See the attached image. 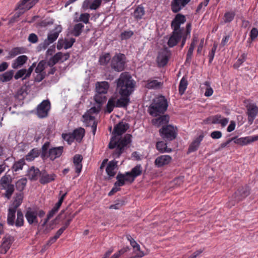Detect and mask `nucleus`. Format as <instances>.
I'll use <instances>...</instances> for the list:
<instances>
[{
    "label": "nucleus",
    "mask_w": 258,
    "mask_h": 258,
    "mask_svg": "<svg viewBox=\"0 0 258 258\" xmlns=\"http://www.w3.org/2000/svg\"><path fill=\"white\" fill-rule=\"evenodd\" d=\"M46 64V62L45 60L40 61L35 70V73H45L44 70L45 69Z\"/></svg>",
    "instance_id": "864d4df0"
},
{
    "label": "nucleus",
    "mask_w": 258,
    "mask_h": 258,
    "mask_svg": "<svg viewBox=\"0 0 258 258\" xmlns=\"http://www.w3.org/2000/svg\"><path fill=\"white\" fill-rule=\"evenodd\" d=\"M39 151L37 149L34 148L25 156V159L28 161H32L39 156Z\"/></svg>",
    "instance_id": "58836bf2"
},
{
    "label": "nucleus",
    "mask_w": 258,
    "mask_h": 258,
    "mask_svg": "<svg viewBox=\"0 0 258 258\" xmlns=\"http://www.w3.org/2000/svg\"><path fill=\"white\" fill-rule=\"evenodd\" d=\"M90 14L88 13H83L80 16L79 19L75 20L76 22L81 21L85 24H88L89 23Z\"/></svg>",
    "instance_id": "13d9d810"
},
{
    "label": "nucleus",
    "mask_w": 258,
    "mask_h": 258,
    "mask_svg": "<svg viewBox=\"0 0 258 258\" xmlns=\"http://www.w3.org/2000/svg\"><path fill=\"white\" fill-rule=\"evenodd\" d=\"M127 239L130 241V244L134 249L135 251H138L140 253L141 250L140 246L139 244L135 240V239L132 238V237L130 235H126Z\"/></svg>",
    "instance_id": "de8ad7c7"
},
{
    "label": "nucleus",
    "mask_w": 258,
    "mask_h": 258,
    "mask_svg": "<svg viewBox=\"0 0 258 258\" xmlns=\"http://www.w3.org/2000/svg\"><path fill=\"white\" fill-rule=\"evenodd\" d=\"M102 94H98L95 96V101L100 105H101L106 100L105 96H102Z\"/></svg>",
    "instance_id": "69168bd1"
},
{
    "label": "nucleus",
    "mask_w": 258,
    "mask_h": 258,
    "mask_svg": "<svg viewBox=\"0 0 258 258\" xmlns=\"http://www.w3.org/2000/svg\"><path fill=\"white\" fill-rule=\"evenodd\" d=\"M186 21L185 17L181 14H177L171 23V27L173 30L183 32L184 28H181L180 25Z\"/></svg>",
    "instance_id": "6e6552de"
},
{
    "label": "nucleus",
    "mask_w": 258,
    "mask_h": 258,
    "mask_svg": "<svg viewBox=\"0 0 258 258\" xmlns=\"http://www.w3.org/2000/svg\"><path fill=\"white\" fill-rule=\"evenodd\" d=\"M23 195L22 194H19L17 195V197L14 200V206L12 207L13 208L17 209L21 205L23 201Z\"/></svg>",
    "instance_id": "5fc2aeb1"
},
{
    "label": "nucleus",
    "mask_w": 258,
    "mask_h": 258,
    "mask_svg": "<svg viewBox=\"0 0 258 258\" xmlns=\"http://www.w3.org/2000/svg\"><path fill=\"white\" fill-rule=\"evenodd\" d=\"M142 173V166L140 164H138L132 168L130 172H126V175L130 177L131 181L133 182L137 177L141 175Z\"/></svg>",
    "instance_id": "412c9836"
},
{
    "label": "nucleus",
    "mask_w": 258,
    "mask_h": 258,
    "mask_svg": "<svg viewBox=\"0 0 258 258\" xmlns=\"http://www.w3.org/2000/svg\"><path fill=\"white\" fill-rule=\"evenodd\" d=\"M26 51L27 49L25 47H14L9 52L8 55L7 56V59L13 58L19 54L26 53Z\"/></svg>",
    "instance_id": "a878e982"
},
{
    "label": "nucleus",
    "mask_w": 258,
    "mask_h": 258,
    "mask_svg": "<svg viewBox=\"0 0 258 258\" xmlns=\"http://www.w3.org/2000/svg\"><path fill=\"white\" fill-rule=\"evenodd\" d=\"M102 3V0H94L92 2H91V5L90 6L91 10H96L101 5Z\"/></svg>",
    "instance_id": "774afa93"
},
{
    "label": "nucleus",
    "mask_w": 258,
    "mask_h": 258,
    "mask_svg": "<svg viewBox=\"0 0 258 258\" xmlns=\"http://www.w3.org/2000/svg\"><path fill=\"white\" fill-rule=\"evenodd\" d=\"M36 66V63L34 62L32 63V64L28 68V70H26V73L25 74V76L23 78L22 80H24L27 78H29L32 72H33L34 68Z\"/></svg>",
    "instance_id": "338daca9"
},
{
    "label": "nucleus",
    "mask_w": 258,
    "mask_h": 258,
    "mask_svg": "<svg viewBox=\"0 0 258 258\" xmlns=\"http://www.w3.org/2000/svg\"><path fill=\"white\" fill-rule=\"evenodd\" d=\"M204 85L207 87L205 92V96L206 97H210L212 95L213 93V90L210 87V83L208 81H206Z\"/></svg>",
    "instance_id": "bf43d9fd"
},
{
    "label": "nucleus",
    "mask_w": 258,
    "mask_h": 258,
    "mask_svg": "<svg viewBox=\"0 0 258 258\" xmlns=\"http://www.w3.org/2000/svg\"><path fill=\"white\" fill-rule=\"evenodd\" d=\"M163 84L156 80L149 79L146 81L145 87L148 89H157L161 88Z\"/></svg>",
    "instance_id": "c756f323"
},
{
    "label": "nucleus",
    "mask_w": 258,
    "mask_h": 258,
    "mask_svg": "<svg viewBox=\"0 0 258 258\" xmlns=\"http://www.w3.org/2000/svg\"><path fill=\"white\" fill-rule=\"evenodd\" d=\"M84 25L82 23H78L74 26L72 33L75 37L79 36L82 32Z\"/></svg>",
    "instance_id": "c03bdc74"
},
{
    "label": "nucleus",
    "mask_w": 258,
    "mask_h": 258,
    "mask_svg": "<svg viewBox=\"0 0 258 258\" xmlns=\"http://www.w3.org/2000/svg\"><path fill=\"white\" fill-rule=\"evenodd\" d=\"M11 181V176L6 173L0 179V186L1 189L6 188V186L8 184H11L10 182Z\"/></svg>",
    "instance_id": "37998d69"
},
{
    "label": "nucleus",
    "mask_w": 258,
    "mask_h": 258,
    "mask_svg": "<svg viewBox=\"0 0 258 258\" xmlns=\"http://www.w3.org/2000/svg\"><path fill=\"white\" fill-rule=\"evenodd\" d=\"M217 48V44L216 43H214L211 50L210 51L209 54H208V57H209V63L211 64L214 58L215 52L216 51V49Z\"/></svg>",
    "instance_id": "6e6d98bb"
},
{
    "label": "nucleus",
    "mask_w": 258,
    "mask_h": 258,
    "mask_svg": "<svg viewBox=\"0 0 258 258\" xmlns=\"http://www.w3.org/2000/svg\"><path fill=\"white\" fill-rule=\"evenodd\" d=\"M249 194L250 192L248 186L246 185L241 186L235 192L234 194L233 195V198L234 199L235 202H239L245 199Z\"/></svg>",
    "instance_id": "1a4fd4ad"
},
{
    "label": "nucleus",
    "mask_w": 258,
    "mask_h": 258,
    "mask_svg": "<svg viewBox=\"0 0 258 258\" xmlns=\"http://www.w3.org/2000/svg\"><path fill=\"white\" fill-rule=\"evenodd\" d=\"M172 160V158L170 156L167 155H161L158 156L155 160V165L160 168L164 166L169 164Z\"/></svg>",
    "instance_id": "f3484780"
},
{
    "label": "nucleus",
    "mask_w": 258,
    "mask_h": 258,
    "mask_svg": "<svg viewBox=\"0 0 258 258\" xmlns=\"http://www.w3.org/2000/svg\"><path fill=\"white\" fill-rule=\"evenodd\" d=\"M132 136L127 134L123 137L120 138L117 141L112 138L108 144L110 149L115 148L112 153V156L114 158H118L123 153L125 148L132 142Z\"/></svg>",
    "instance_id": "f03ea898"
},
{
    "label": "nucleus",
    "mask_w": 258,
    "mask_h": 258,
    "mask_svg": "<svg viewBox=\"0 0 258 258\" xmlns=\"http://www.w3.org/2000/svg\"><path fill=\"white\" fill-rule=\"evenodd\" d=\"M41 171L34 166L31 167L28 171V176L31 180H37L40 176Z\"/></svg>",
    "instance_id": "473e14b6"
},
{
    "label": "nucleus",
    "mask_w": 258,
    "mask_h": 258,
    "mask_svg": "<svg viewBox=\"0 0 258 258\" xmlns=\"http://www.w3.org/2000/svg\"><path fill=\"white\" fill-rule=\"evenodd\" d=\"M60 32V30L58 31H55L51 32L47 36V39L45 40L43 43V47L44 48H47L48 45L52 43L54 41H55L58 37L59 33Z\"/></svg>",
    "instance_id": "bb28decb"
},
{
    "label": "nucleus",
    "mask_w": 258,
    "mask_h": 258,
    "mask_svg": "<svg viewBox=\"0 0 258 258\" xmlns=\"http://www.w3.org/2000/svg\"><path fill=\"white\" fill-rule=\"evenodd\" d=\"M27 183L26 178H22L18 180L16 183V187L17 190L22 191L25 188Z\"/></svg>",
    "instance_id": "a18cd8bd"
},
{
    "label": "nucleus",
    "mask_w": 258,
    "mask_h": 258,
    "mask_svg": "<svg viewBox=\"0 0 258 258\" xmlns=\"http://www.w3.org/2000/svg\"><path fill=\"white\" fill-rule=\"evenodd\" d=\"M62 137L64 140L67 141L69 145H71L75 140L72 133L70 134H63Z\"/></svg>",
    "instance_id": "052dcab7"
},
{
    "label": "nucleus",
    "mask_w": 258,
    "mask_h": 258,
    "mask_svg": "<svg viewBox=\"0 0 258 258\" xmlns=\"http://www.w3.org/2000/svg\"><path fill=\"white\" fill-rule=\"evenodd\" d=\"M25 164V160L24 159L15 162L12 167L13 172H17L23 169L24 165Z\"/></svg>",
    "instance_id": "4c0bfd02"
},
{
    "label": "nucleus",
    "mask_w": 258,
    "mask_h": 258,
    "mask_svg": "<svg viewBox=\"0 0 258 258\" xmlns=\"http://www.w3.org/2000/svg\"><path fill=\"white\" fill-rule=\"evenodd\" d=\"M133 34L134 33L132 31H125L121 33L120 37L122 40L127 39L131 38Z\"/></svg>",
    "instance_id": "e2e57ef3"
},
{
    "label": "nucleus",
    "mask_w": 258,
    "mask_h": 258,
    "mask_svg": "<svg viewBox=\"0 0 258 258\" xmlns=\"http://www.w3.org/2000/svg\"><path fill=\"white\" fill-rule=\"evenodd\" d=\"M63 152V147H52L49 149L48 151L47 157L51 161L60 157Z\"/></svg>",
    "instance_id": "ddd939ff"
},
{
    "label": "nucleus",
    "mask_w": 258,
    "mask_h": 258,
    "mask_svg": "<svg viewBox=\"0 0 258 258\" xmlns=\"http://www.w3.org/2000/svg\"><path fill=\"white\" fill-rule=\"evenodd\" d=\"M190 0H173L171 4L172 11L176 13L184 7Z\"/></svg>",
    "instance_id": "2eb2a0df"
},
{
    "label": "nucleus",
    "mask_w": 258,
    "mask_h": 258,
    "mask_svg": "<svg viewBox=\"0 0 258 258\" xmlns=\"http://www.w3.org/2000/svg\"><path fill=\"white\" fill-rule=\"evenodd\" d=\"M75 39L73 38H71L70 40H65L63 42V48L65 49L71 48L75 42Z\"/></svg>",
    "instance_id": "680f3d73"
},
{
    "label": "nucleus",
    "mask_w": 258,
    "mask_h": 258,
    "mask_svg": "<svg viewBox=\"0 0 258 258\" xmlns=\"http://www.w3.org/2000/svg\"><path fill=\"white\" fill-rule=\"evenodd\" d=\"M45 215V211L42 209L38 208L29 207L27 208L25 215L29 224L32 225L33 224H37L38 223V217L42 218Z\"/></svg>",
    "instance_id": "20e7f679"
},
{
    "label": "nucleus",
    "mask_w": 258,
    "mask_h": 258,
    "mask_svg": "<svg viewBox=\"0 0 258 258\" xmlns=\"http://www.w3.org/2000/svg\"><path fill=\"white\" fill-rule=\"evenodd\" d=\"M258 112L257 106L252 104L247 105V114L248 115V121L250 124H251L255 118Z\"/></svg>",
    "instance_id": "a211bd4d"
},
{
    "label": "nucleus",
    "mask_w": 258,
    "mask_h": 258,
    "mask_svg": "<svg viewBox=\"0 0 258 258\" xmlns=\"http://www.w3.org/2000/svg\"><path fill=\"white\" fill-rule=\"evenodd\" d=\"M135 82L126 72L120 74L117 80V87L121 96H130L134 90Z\"/></svg>",
    "instance_id": "f257e3e1"
},
{
    "label": "nucleus",
    "mask_w": 258,
    "mask_h": 258,
    "mask_svg": "<svg viewBox=\"0 0 258 258\" xmlns=\"http://www.w3.org/2000/svg\"><path fill=\"white\" fill-rule=\"evenodd\" d=\"M156 149L161 153L168 152L167 144L163 141L158 142L156 143Z\"/></svg>",
    "instance_id": "3c124183"
},
{
    "label": "nucleus",
    "mask_w": 258,
    "mask_h": 258,
    "mask_svg": "<svg viewBox=\"0 0 258 258\" xmlns=\"http://www.w3.org/2000/svg\"><path fill=\"white\" fill-rule=\"evenodd\" d=\"M235 13L234 11H227L225 13L223 17V22L225 24L231 23L234 19Z\"/></svg>",
    "instance_id": "a19ab883"
},
{
    "label": "nucleus",
    "mask_w": 258,
    "mask_h": 258,
    "mask_svg": "<svg viewBox=\"0 0 258 258\" xmlns=\"http://www.w3.org/2000/svg\"><path fill=\"white\" fill-rule=\"evenodd\" d=\"M187 85L188 82L187 78L185 77H183L180 81L178 87L179 94L180 95H182L184 93L187 88Z\"/></svg>",
    "instance_id": "e433bc0d"
},
{
    "label": "nucleus",
    "mask_w": 258,
    "mask_h": 258,
    "mask_svg": "<svg viewBox=\"0 0 258 258\" xmlns=\"http://www.w3.org/2000/svg\"><path fill=\"white\" fill-rule=\"evenodd\" d=\"M85 133V131L84 128L80 127L74 130L72 134L75 140L78 142H80L84 137Z\"/></svg>",
    "instance_id": "2f4dec72"
},
{
    "label": "nucleus",
    "mask_w": 258,
    "mask_h": 258,
    "mask_svg": "<svg viewBox=\"0 0 258 258\" xmlns=\"http://www.w3.org/2000/svg\"><path fill=\"white\" fill-rule=\"evenodd\" d=\"M168 104L165 96L161 95L153 100L149 108V112L153 116L163 114L167 110Z\"/></svg>",
    "instance_id": "7ed1b4c3"
},
{
    "label": "nucleus",
    "mask_w": 258,
    "mask_h": 258,
    "mask_svg": "<svg viewBox=\"0 0 258 258\" xmlns=\"http://www.w3.org/2000/svg\"><path fill=\"white\" fill-rule=\"evenodd\" d=\"M144 14L145 11L144 8L143 7L138 6L136 8L134 12V17L137 20L141 19Z\"/></svg>",
    "instance_id": "49530a36"
},
{
    "label": "nucleus",
    "mask_w": 258,
    "mask_h": 258,
    "mask_svg": "<svg viewBox=\"0 0 258 258\" xmlns=\"http://www.w3.org/2000/svg\"><path fill=\"white\" fill-rule=\"evenodd\" d=\"M26 73V69H22L19 71H18L15 75H14V77L15 79L18 80L23 76H25V74Z\"/></svg>",
    "instance_id": "0e129e2a"
},
{
    "label": "nucleus",
    "mask_w": 258,
    "mask_h": 258,
    "mask_svg": "<svg viewBox=\"0 0 258 258\" xmlns=\"http://www.w3.org/2000/svg\"><path fill=\"white\" fill-rule=\"evenodd\" d=\"M126 56L121 53H116L111 58L110 62L111 68L115 72H120L125 69Z\"/></svg>",
    "instance_id": "39448f33"
},
{
    "label": "nucleus",
    "mask_w": 258,
    "mask_h": 258,
    "mask_svg": "<svg viewBox=\"0 0 258 258\" xmlns=\"http://www.w3.org/2000/svg\"><path fill=\"white\" fill-rule=\"evenodd\" d=\"M170 57V53L166 50L160 51L157 57V62L159 67H164L168 63Z\"/></svg>",
    "instance_id": "9b49d317"
},
{
    "label": "nucleus",
    "mask_w": 258,
    "mask_h": 258,
    "mask_svg": "<svg viewBox=\"0 0 258 258\" xmlns=\"http://www.w3.org/2000/svg\"><path fill=\"white\" fill-rule=\"evenodd\" d=\"M246 54L245 53L242 54L238 58L237 61L234 63L233 68L238 69L246 60Z\"/></svg>",
    "instance_id": "603ef678"
},
{
    "label": "nucleus",
    "mask_w": 258,
    "mask_h": 258,
    "mask_svg": "<svg viewBox=\"0 0 258 258\" xmlns=\"http://www.w3.org/2000/svg\"><path fill=\"white\" fill-rule=\"evenodd\" d=\"M14 241L13 236L7 234L2 239V242L0 245V253L2 254H5L10 248V247Z\"/></svg>",
    "instance_id": "9d476101"
},
{
    "label": "nucleus",
    "mask_w": 258,
    "mask_h": 258,
    "mask_svg": "<svg viewBox=\"0 0 258 258\" xmlns=\"http://www.w3.org/2000/svg\"><path fill=\"white\" fill-rule=\"evenodd\" d=\"M109 85L108 82L104 81L98 82L96 84V92L98 94L104 95L107 93Z\"/></svg>",
    "instance_id": "c85d7f7f"
},
{
    "label": "nucleus",
    "mask_w": 258,
    "mask_h": 258,
    "mask_svg": "<svg viewBox=\"0 0 258 258\" xmlns=\"http://www.w3.org/2000/svg\"><path fill=\"white\" fill-rule=\"evenodd\" d=\"M204 137L203 134H202L193 140L189 146L187 154L194 152L198 149Z\"/></svg>",
    "instance_id": "6ab92c4d"
},
{
    "label": "nucleus",
    "mask_w": 258,
    "mask_h": 258,
    "mask_svg": "<svg viewBox=\"0 0 258 258\" xmlns=\"http://www.w3.org/2000/svg\"><path fill=\"white\" fill-rule=\"evenodd\" d=\"M159 133L164 140L170 141L176 138L177 130L176 127L171 125H163L159 130Z\"/></svg>",
    "instance_id": "423d86ee"
},
{
    "label": "nucleus",
    "mask_w": 258,
    "mask_h": 258,
    "mask_svg": "<svg viewBox=\"0 0 258 258\" xmlns=\"http://www.w3.org/2000/svg\"><path fill=\"white\" fill-rule=\"evenodd\" d=\"M124 205V201L122 200H117L115 201V204L109 206L110 209H119Z\"/></svg>",
    "instance_id": "4d7b16f0"
},
{
    "label": "nucleus",
    "mask_w": 258,
    "mask_h": 258,
    "mask_svg": "<svg viewBox=\"0 0 258 258\" xmlns=\"http://www.w3.org/2000/svg\"><path fill=\"white\" fill-rule=\"evenodd\" d=\"M31 0H22L21 4L18 6V9L20 10L25 9L28 10L30 9L36 3L38 2V0H34L29 3V6L26 5L27 3Z\"/></svg>",
    "instance_id": "c9c22d12"
},
{
    "label": "nucleus",
    "mask_w": 258,
    "mask_h": 258,
    "mask_svg": "<svg viewBox=\"0 0 258 258\" xmlns=\"http://www.w3.org/2000/svg\"><path fill=\"white\" fill-rule=\"evenodd\" d=\"M28 59V57L25 55H20L14 59L12 63V67L14 69L21 68Z\"/></svg>",
    "instance_id": "5701e85b"
},
{
    "label": "nucleus",
    "mask_w": 258,
    "mask_h": 258,
    "mask_svg": "<svg viewBox=\"0 0 258 258\" xmlns=\"http://www.w3.org/2000/svg\"><path fill=\"white\" fill-rule=\"evenodd\" d=\"M114 107H116V102L115 100V98H110L107 102V105H106V111L108 112V113H111Z\"/></svg>",
    "instance_id": "09e8293b"
},
{
    "label": "nucleus",
    "mask_w": 258,
    "mask_h": 258,
    "mask_svg": "<svg viewBox=\"0 0 258 258\" xmlns=\"http://www.w3.org/2000/svg\"><path fill=\"white\" fill-rule=\"evenodd\" d=\"M16 211L17 210L15 209V208L11 207L9 208L7 219V223L8 225L11 226H14Z\"/></svg>",
    "instance_id": "cd10ccee"
},
{
    "label": "nucleus",
    "mask_w": 258,
    "mask_h": 258,
    "mask_svg": "<svg viewBox=\"0 0 258 258\" xmlns=\"http://www.w3.org/2000/svg\"><path fill=\"white\" fill-rule=\"evenodd\" d=\"M83 157L81 155L76 154L73 157V163L75 167V172L78 176L80 174L82 169V161Z\"/></svg>",
    "instance_id": "393cba45"
},
{
    "label": "nucleus",
    "mask_w": 258,
    "mask_h": 258,
    "mask_svg": "<svg viewBox=\"0 0 258 258\" xmlns=\"http://www.w3.org/2000/svg\"><path fill=\"white\" fill-rule=\"evenodd\" d=\"M130 96H121V97L117 99L116 102V107H126L130 102Z\"/></svg>",
    "instance_id": "f704fd0d"
},
{
    "label": "nucleus",
    "mask_w": 258,
    "mask_h": 258,
    "mask_svg": "<svg viewBox=\"0 0 258 258\" xmlns=\"http://www.w3.org/2000/svg\"><path fill=\"white\" fill-rule=\"evenodd\" d=\"M182 32L181 31L173 30L167 42L169 47H173L178 44L181 39Z\"/></svg>",
    "instance_id": "4468645a"
},
{
    "label": "nucleus",
    "mask_w": 258,
    "mask_h": 258,
    "mask_svg": "<svg viewBox=\"0 0 258 258\" xmlns=\"http://www.w3.org/2000/svg\"><path fill=\"white\" fill-rule=\"evenodd\" d=\"M257 140L258 136H255L254 137L248 136L245 137H242L238 139L235 138V139L233 141L236 144L239 145L240 146H245Z\"/></svg>",
    "instance_id": "aec40b11"
},
{
    "label": "nucleus",
    "mask_w": 258,
    "mask_h": 258,
    "mask_svg": "<svg viewBox=\"0 0 258 258\" xmlns=\"http://www.w3.org/2000/svg\"><path fill=\"white\" fill-rule=\"evenodd\" d=\"M116 178L117 181L114 183V185H116V186L120 187L123 186L125 184V181L132 183L131 181L130 177L126 175V172L124 174L118 173Z\"/></svg>",
    "instance_id": "b1692460"
},
{
    "label": "nucleus",
    "mask_w": 258,
    "mask_h": 258,
    "mask_svg": "<svg viewBox=\"0 0 258 258\" xmlns=\"http://www.w3.org/2000/svg\"><path fill=\"white\" fill-rule=\"evenodd\" d=\"M50 109V102L48 100H43L37 108V114L40 118L47 116L48 111Z\"/></svg>",
    "instance_id": "0eeeda50"
},
{
    "label": "nucleus",
    "mask_w": 258,
    "mask_h": 258,
    "mask_svg": "<svg viewBox=\"0 0 258 258\" xmlns=\"http://www.w3.org/2000/svg\"><path fill=\"white\" fill-rule=\"evenodd\" d=\"M158 117L152 120V124L157 126L166 125L169 122V116L168 115H161V114Z\"/></svg>",
    "instance_id": "4be33fe9"
},
{
    "label": "nucleus",
    "mask_w": 258,
    "mask_h": 258,
    "mask_svg": "<svg viewBox=\"0 0 258 258\" xmlns=\"http://www.w3.org/2000/svg\"><path fill=\"white\" fill-rule=\"evenodd\" d=\"M129 127L130 125L128 123L123 121H120L115 125L113 134L115 136H121L124 134Z\"/></svg>",
    "instance_id": "dca6fc26"
},
{
    "label": "nucleus",
    "mask_w": 258,
    "mask_h": 258,
    "mask_svg": "<svg viewBox=\"0 0 258 258\" xmlns=\"http://www.w3.org/2000/svg\"><path fill=\"white\" fill-rule=\"evenodd\" d=\"M14 75V71L13 70H9L3 74H0V82L5 83L11 81Z\"/></svg>",
    "instance_id": "7c9ffc66"
},
{
    "label": "nucleus",
    "mask_w": 258,
    "mask_h": 258,
    "mask_svg": "<svg viewBox=\"0 0 258 258\" xmlns=\"http://www.w3.org/2000/svg\"><path fill=\"white\" fill-rule=\"evenodd\" d=\"M111 56L109 53H105L99 57V62L101 66H106L109 61L111 62Z\"/></svg>",
    "instance_id": "79ce46f5"
},
{
    "label": "nucleus",
    "mask_w": 258,
    "mask_h": 258,
    "mask_svg": "<svg viewBox=\"0 0 258 258\" xmlns=\"http://www.w3.org/2000/svg\"><path fill=\"white\" fill-rule=\"evenodd\" d=\"M24 215L22 212L19 210L17 211V219L15 222V226L17 227H20L24 225Z\"/></svg>",
    "instance_id": "ea45409f"
},
{
    "label": "nucleus",
    "mask_w": 258,
    "mask_h": 258,
    "mask_svg": "<svg viewBox=\"0 0 258 258\" xmlns=\"http://www.w3.org/2000/svg\"><path fill=\"white\" fill-rule=\"evenodd\" d=\"M56 177V174L54 173L49 174L45 170H42L41 171L39 176V182L45 185L55 180Z\"/></svg>",
    "instance_id": "f8f14e48"
},
{
    "label": "nucleus",
    "mask_w": 258,
    "mask_h": 258,
    "mask_svg": "<svg viewBox=\"0 0 258 258\" xmlns=\"http://www.w3.org/2000/svg\"><path fill=\"white\" fill-rule=\"evenodd\" d=\"M4 189L6 190L5 197H6L8 199H10L11 198L15 190L14 185L12 184H8L7 186H6V188H4Z\"/></svg>",
    "instance_id": "8fccbe9b"
},
{
    "label": "nucleus",
    "mask_w": 258,
    "mask_h": 258,
    "mask_svg": "<svg viewBox=\"0 0 258 258\" xmlns=\"http://www.w3.org/2000/svg\"><path fill=\"white\" fill-rule=\"evenodd\" d=\"M116 166L117 161L112 160L108 163L106 168V172L110 177H114L115 175L116 172L114 170Z\"/></svg>",
    "instance_id": "72a5a7b5"
}]
</instances>
